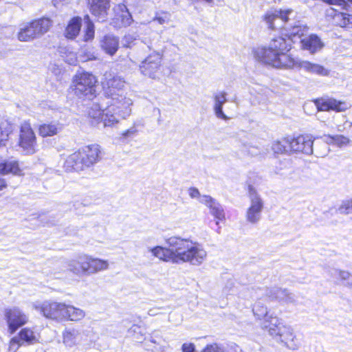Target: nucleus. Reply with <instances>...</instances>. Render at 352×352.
<instances>
[{"label":"nucleus","mask_w":352,"mask_h":352,"mask_svg":"<svg viewBox=\"0 0 352 352\" xmlns=\"http://www.w3.org/2000/svg\"><path fill=\"white\" fill-rule=\"evenodd\" d=\"M291 45L283 37L272 39L267 47H259L254 50L255 58L266 65L276 68H292L294 59L287 52Z\"/></svg>","instance_id":"obj_1"},{"label":"nucleus","mask_w":352,"mask_h":352,"mask_svg":"<svg viewBox=\"0 0 352 352\" xmlns=\"http://www.w3.org/2000/svg\"><path fill=\"white\" fill-rule=\"evenodd\" d=\"M170 243L178 250V264L188 263L199 266L207 258L208 253L203 245L190 239L177 236V239H172Z\"/></svg>","instance_id":"obj_2"},{"label":"nucleus","mask_w":352,"mask_h":352,"mask_svg":"<svg viewBox=\"0 0 352 352\" xmlns=\"http://www.w3.org/2000/svg\"><path fill=\"white\" fill-rule=\"evenodd\" d=\"M292 12V10H270L264 14L263 19L270 29L277 30L284 28L288 32L287 35L293 41L296 37L300 38L302 36L307 32L308 29L306 26L302 25L299 22L298 24L291 27V28L286 26V23L289 20V15Z\"/></svg>","instance_id":"obj_3"},{"label":"nucleus","mask_w":352,"mask_h":352,"mask_svg":"<svg viewBox=\"0 0 352 352\" xmlns=\"http://www.w3.org/2000/svg\"><path fill=\"white\" fill-rule=\"evenodd\" d=\"M96 77L89 72L77 73L73 78L71 89L78 98L91 99L96 94Z\"/></svg>","instance_id":"obj_4"},{"label":"nucleus","mask_w":352,"mask_h":352,"mask_svg":"<svg viewBox=\"0 0 352 352\" xmlns=\"http://www.w3.org/2000/svg\"><path fill=\"white\" fill-rule=\"evenodd\" d=\"M3 313L10 334L14 333L17 329L28 322V315L18 307L6 308Z\"/></svg>","instance_id":"obj_5"},{"label":"nucleus","mask_w":352,"mask_h":352,"mask_svg":"<svg viewBox=\"0 0 352 352\" xmlns=\"http://www.w3.org/2000/svg\"><path fill=\"white\" fill-rule=\"evenodd\" d=\"M107 103L108 106L104 109H99L98 111H90L89 116L97 121L102 123L104 127L113 126L118 124L121 118V116L118 115V112L116 111L115 105H117L118 102L107 100Z\"/></svg>","instance_id":"obj_6"},{"label":"nucleus","mask_w":352,"mask_h":352,"mask_svg":"<svg viewBox=\"0 0 352 352\" xmlns=\"http://www.w3.org/2000/svg\"><path fill=\"white\" fill-rule=\"evenodd\" d=\"M104 90V95L107 100L118 102L119 100L124 99V94L122 91L124 87L125 82L120 76H112L111 74L106 75L104 81L102 82Z\"/></svg>","instance_id":"obj_7"},{"label":"nucleus","mask_w":352,"mask_h":352,"mask_svg":"<svg viewBox=\"0 0 352 352\" xmlns=\"http://www.w3.org/2000/svg\"><path fill=\"white\" fill-rule=\"evenodd\" d=\"M248 197L250 201V206L246 212V219L250 223L256 224L261 219L264 203L256 189L251 185L248 186Z\"/></svg>","instance_id":"obj_8"},{"label":"nucleus","mask_w":352,"mask_h":352,"mask_svg":"<svg viewBox=\"0 0 352 352\" xmlns=\"http://www.w3.org/2000/svg\"><path fill=\"white\" fill-rule=\"evenodd\" d=\"M38 342L36 333L29 327L23 328L9 342L8 351L16 352L21 346L32 345Z\"/></svg>","instance_id":"obj_9"},{"label":"nucleus","mask_w":352,"mask_h":352,"mask_svg":"<svg viewBox=\"0 0 352 352\" xmlns=\"http://www.w3.org/2000/svg\"><path fill=\"white\" fill-rule=\"evenodd\" d=\"M19 145L26 154L32 155L36 152V138L28 122L21 125Z\"/></svg>","instance_id":"obj_10"},{"label":"nucleus","mask_w":352,"mask_h":352,"mask_svg":"<svg viewBox=\"0 0 352 352\" xmlns=\"http://www.w3.org/2000/svg\"><path fill=\"white\" fill-rule=\"evenodd\" d=\"M284 142L288 145L289 153H304L311 155L313 153L314 141L308 135H299L296 138L287 137Z\"/></svg>","instance_id":"obj_11"},{"label":"nucleus","mask_w":352,"mask_h":352,"mask_svg":"<svg viewBox=\"0 0 352 352\" xmlns=\"http://www.w3.org/2000/svg\"><path fill=\"white\" fill-rule=\"evenodd\" d=\"M89 331L77 327H66L62 332L63 343L67 348L81 345L87 341Z\"/></svg>","instance_id":"obj_12"},{"label":"nucleus","mask_w":352,"mask_h":352,"mask_svg":"<svg viewBox=\"0 0 352 352\" xmlns=\"http://www.w3.org/2000/svg\"><path fill=\"white\" fill-rule=\"evenodd\" d=\"M173 239H177V236H171L166 240V243L168 245V248L162 246H156L151 248L150 251L154 256L161 261L178 264V250L170 243V241Z\"/></svg>","instance_id":"obj_13"},{"label":"nucleus","mask_w":352,"mask_h":352,"mask_svg":"<svg viewBox=\"0 0 352 352\" xmlns=\"http://www.w3.org/2000/svg\"><path fill=\"white\" fill-rule=\"evenodd\" d=\"M162 56L155 52L148 56L140 65V72L146 76L156 78L161 65Z\"/></svg>","instance_id":"obj_14"},{"label":"nucleus","mask_w":352,"mask_h":352,"mask_svg":"<svg viewBox=\"0 0 352 352\" xmlns=\"http://www.w3.org/2000/svg\"><path fill=\"white\" fill-rule=\"evenodd\" d=\"M314 102L318 111H334L336 112H342L345 111L349 107L346 102L330 97H322L316 99Z\"/></svg>","instance_id":"obj_15"},{"label":"nucleus","mask_w":352,"mask_h":352,"mask_svg":"<svg viewBox=\"0 0 352 352\" xmlns=\"http://www.w3.org/2000/svg\"><path fill=\"white\" fill-rule=\"evenodd\" d=\"M60 302L45 300L43 302H35L32 304V307L38 311L43 316L47 319L57 322Z\"/></svg>","instance_id":"obj_16"},{"label":"nucleus","mask_w":352,"mask_h":352,"mask_svg":"<svg viewBox=\"0 0 352 352\" xmlns=\"http://www.w3.org/2000/svg\"><path fill=\"white\" fill-rule=\"evenodd\" d=\"M280 332L274 338L278 342L282 343L285 346L292 350H296L298 344L293 329L289 326H285L279 329Z\"/></svg>","instance_id":"obj_17"},{"label":"nucleus","mask_w":352,"mask_h":352,"mask_svg":"<svg viewBox=\"0 0 352 352\" xmlns=\"http://www.w3.org/2000/svg\"><path fill=\"white\" fill-rule=\"evenodd\" d=\"M87 276L97 274L109 269V263L107 260L95 258L86 254Z\"/></svg>","instance_id":"obj_18"},{"label":"nucleus","mask_w":352,"mask_h":352,"mask_svg":"<svg viewBox=\"0 0 352 352\" xmlns=\"http://www.w3.org/2000/svg\"><path fill=\"white\" fill-rule=\"evenodd\" d=\"M86 254L78 255L67 263V270L78 276H87Z\"/></svg>","instance_id":"obj_19"},{"label":"nucleus","mask_w":352,"mask_h":352,"mask_svg":"<svg viewBox=\"0 0 352 352\" xmlns=\"http://www.w3.org/2000/svg\"><path fill=\"white\" fill-rule=\"evenodd\" d=\"M90 4V10L98 20L105 21L107 10L109 8V0H88Z\"/></svg>","instance_id":"obj_20"},{"label":"nucleus","mask_w":352,"mask_h":352,"mask_svg":"<svg viewBox=\"0 0 352 352\" xmlns=\"http://www.w3.org/2000/svg\"><path fill=\"white\" fill-rule=\"evenodd\" d=\"M199 202L209 208L210 213L217 219L222 221L225 219V213L221 205L210 196L203 195Z\"/></svg>","instance_id":"obj_21"},{"label":"nucleus","mask_w":352,"mask_h":352,"mask_svg":"<svg viewBox=\"0 0 352 352\" xmlns=\"http://www.w3.org/2000/svg\"><path fill=\"white\" fill-rule=\"evenodd\" d=\"M294 67L302 69L307 72L322 76H327L329 74V70L324 68L323 66L316 63H311L307 60H294V65L293 66V67Z\"/></svg>","instance_id":"obj_22"},{"label":"nucleus","mask_w":352,"mask_h":352,"mask_svg":"<svg viewBox=\"0 0 352 352\" xmlns=\"http://www.w3.org/2000/svg\"><path fill=\"white\" fill-rule=\"evenodd\" d=\"M64 167L68 171H79L86 167L83 156L81 155L80 150L73 153L66 158Z\"/></svg>","instance_id":"obj_23"},{"label":"nucleus","mask_w":352,"mask_h":352,"mask_svg":"<svg viewBox=\"0 0 352 352\" xmlns=\"http://www.w3.org/2000/svg\"><path fill=\"white\" fill-rule=\"evenodd\" d=\"M80 151L83 156L84 163L86 167L93 165L99 160L100 151V146L98 144L87 146L80 149Z\"/></svg>","instance_id":"obj_24"},{"label":"nucleus","mask_w":352,"mask_h":352,"mask_svg":"<svg viewBox=\"0 0 352 352\" xmlns=\"http://www.w3.org/2000/svg\"><path fill=\"white\" fill-rule=\"evenodd\" d=\"M303 50L309 51L311 54H315L321 50L324 47V43L321 39L316 34H311L305 36L300 41Z\"/></svg>","instance_id":"obj_25"},{"label":"nucleus","mask_w":352,"mask_h":352,"mask_svg":"<svg viewBox=\"0 0 352 352\" xmlns=\"http://www.w3.org/2000/svg\"><path fill=\"white\" fill-rule=\"evenodd\" d=\"M227 94L225 91H219L214 94L213 109L218 118L227 120L228 117L223 111V105L226 102Z\"/></svg>","instance_id":"obj_26"},{"label":"nucleus","mask_w":352,"mask_h":352,"mask_svg":"<svg viewBox=\"0 0 352 352\" xmlns=\"http://www.w3.org/2000/svg\"><path fill=\"white\" fill-rule=\"evenodd\" d=\"M285 326L280 319L272 316L265 318L263 324V328L267 329L269 334L273 338L278 335L280 332L279 329Z\"/></svg>","instance_id":"obj_27"},{"label":"nucleus","mask_w":352,"mask_h":352,"mask_svg":"<svg viewBox=\"0 0 352 352\" xmlns=\"http://www.w3.org/2000/svg\"><path fill=\"white\" fill-rule=\"evenodd\" d=\"M63 129V124L58 122H52L43 124L39 126L38 133L42 137L53 136L58 134Z\"/></svg>","instance_id":"obj_28"},{"label":"nucleus","mask_w":352,"mask_h":352,"mask_svg":"<svg viewBox=\"0 0 352 352\" xmlns=\"http://www.w3.org/2000/svg\"><path fill=\"white\" fill-rule=\"evenodd\" d=\"M101 47L106 53L113 55L119 46L118 38L113 35H107L101 41Z\"/></svg>","instance_id":"obj_29"},{"label":"nucleus","mask_w":352,"mask_h":352,"mask_svg":"<svg viewBox=\"0 0 352 352\" xmlns=\"http://www.w3.org/2000/svg\"><path fill=\"white\" fill-rule=\"evenodd\" d=\"M117 105H115L116 111L118 112V115L121 116L122 119H125L129 116L131 113V106L133 104V102L131 98H127L124 95V99L119 100Z\"/></svg>","instance_id":"obj_30"},{"label":"nucleus","mask_w":352,"mask_h":352,"mask_svg":"<svg viewBox=\"0 0 352 352\" xmlns=\"http://www.w3.org/2000/svg\"><path fill=\"white\" fill-rule=\"evenodd\" d=\"M8 173L21 175V170L17 161L10 160L0 163V174L6 175Z\"/></svg>","instance_id":"obj_31"},{"label":"nucleus","mask_w":352,"mask_h":352,"mask_svg":"<svg viewBox=\"0 0 352 352\" xmlns=\"http://www.w3.org/2000/svg\"><path fill=\"white\" fill-rule=\"evenodd\" d=\"M32 28H34L35 33L38 36L43 35L46 33L51 25V21L47 18H43L38 20H36L32 22Z\"/></svg>","instance_id":"obj_32"},{"label":"nucleus","mask_w":352,"mask_h":352,"mask_svg":"<svg viewBox=\"0 0 352 352\" xmlns=\"http://www.w3.org/2000/svg\"><path fill=\"white\" fill-rule=\"evenodd\" d=\"M81 26V19L79 17L73 18L69 23L66 30L65 36L68 38H75L79 33Z\"/></svg>","instance_id":"obj_33"},{"label":"nucleus","mask_w":352,"mask_h":352,"mask_svg":"<svg viewBox=\"0 0 352 352\" xmlns=\"http://www.w3.org/2000/svg\"><path fill=\"white\" fill-rule=\"evenodd\" d=\"M86 313L83 309L69 305L67 319V321L79 322L84 319Z\"/></svg>","instance_id":"obj_34"},{"label":"nucleus","mask_w":352,"mask_h":352,"mask_svg":"<svg viewBox=\"0 0 352 352\" xmlns=\"http://www.w3.org/2000/svg\"><path fill=\"white\" fill-rule=\"evenodd\" d=\"M37 37L34 28H32V22L21 28L18 34V38L21 41H28Z\"/></svg>","instance_id":"obj_35"},{"label":"nucleus","mask_w":352,"mask_h":352,"mask_svg":"<svg viewBox=\"0 0 352 352\" xmlns=\"http://www.w3.org/2000/svg\"><path fill=\"white\" fill-rule=\"evenodd\" d=\"M288 289L282 288H273L267 289L266 296L271 300H276L283 302Z\"/></svg>","instance_id":"obj_36"},{"label":"nucleus","mask_w":352,"mask_h":352,"mask_svg":"<svg viewBox=\"0 0 352 352\" xmlns=\"http://www.w3.org/2000/svg\"><path fill=\"white\" fill-rule=\"evenodd\" d=\"M326 142L328 144H334L338 146H342L349 143V139L342 135H325Z\"/></svg>","instance_id":"obj_37"},{"label":"nucleus","mask_w":352,"mask_h":352,"mask_svg":"<svg viewBox=\"0 0 352 352\" xmlns=\"http://www.w3.org/2000/svg\"><path fill=\"white\" fill-rule=\"evenodd\" d=\"M252 311L255 316L259 319L264 318L265 319L269 317L267 316V307L264 306L261 302V299H258V301L254 305Z\"/></svg>","instance_id":"obj_38"},{"label":"nucleus","mask_w":352,"mask_h":352,"mask_svg":"<svg viewBox=\"0 0 352 352\" xmlns=\"http://www.w3.org/2000/svg\"><path fill=\"white\" fill-rule=\"evenodd\" d=\"M202 352H236L232 346L225 347L222 345L214 343L207 345Z\"/></svg>","instance_id":"obj_39"},{"label":"nucleus","mask_w":352,"mask_h":352,"mask_svg":"<svg viewBox=\"0 0 352 352\" xmlns=\"http://www.w3.org/2000/svg\"><path fill=\"white\" fill-rule=\"evenodd\" d=\"M334 211L341 214H349L352 213V199L342 201Z\"/></svg>","instance_id":"obj_40"},{"label":"nucleus","mask_w":352,"mask_h":352,"mask_svg":"<svg viewBox=\"0 0 352 352\" xmlns=\"http://www.w3.org/2000/svg\"><path fill=\"white\" fill-rule=\"evenodd\" d=\"M271 148L275 154L289 153L288 145L284 142V138L281 141L276 140L273 142Z\"/></svg>","instance_id":"obj_41"},{"label":"nucleus","mask_w":352,"mask_h":352,"mask_svg":"<svg viewBox=\"0 0 352 352\" xmlns=\"http://www.w3.org/2000/svg\"><path fill=\"white\" fill-rule=\"evenodd\" d=\"M336 17L341 27L352 28V15L340 12Z\"/></svg>","instance_id":"obj_42"},{"label":"nucleus","mask_w":352,"mask_h":352,"mask_svg":"<svg viewBox=\"0 0 352 352\" xmlns=\"http://www.w3.org/2000/svg\"><path fill=\"white\" fill-rule=\"evenodd\" d=\"M85 21L87 23L85 41H87L93 39L94 37V25L93 23L90 21L89 16L88 15L85 16Z\"/></svg>","instance_id":"obj_43"},{"label":"nucleus","mask_w":352,"mask_h":352,"mask_svg":"<svg viewBox=\"0 0 352 352\" xmlns=\"http://www.w3.org/2000/svg\"><path fill=\"white\" fill-rule=\"evenodd\" d=\"M69 305L65 302H60L57 322L67 320Z\"/></svg>","instance_id":"obj_44"},{"label":"nucleus","mask_w":352,"mask_h":352,"mask_svg":"<svg viewBox=\"0 0 352 352\" xmlns=\"http://www.w3.org/2000/svg\"><path fill=\"white\" fill-rule=\"evenodd\" d=\"M291 162L289 160H284L283 161H280L278 163V166H276L274 169V173L277 175H285V170L289 168Z\"/></svg>","instance_id":"obj_45"},{"label":"nucleus","mask_w":352,"mask_h":352,"mask_svg":"<svg viewBox=\"0 0 352 352\" xmlns=\"http://www.w3.org/2000/svg\"><path fill=\"white\" fill-rule=\"evenodd\" d=\"M339 276L342 280L344 281V285L352 287V274L346 271H339Z\"/></svg>","instance_id":"obj_46"},{"label":"nucleus","mask_w":352,"mask_h":352,"mask_svg":"<svg viewBox=\"0 0 352 352\" xmlns=\"http://www.w3.org/2000/svg\"><path fill=\"white\" fill-rule=\"evenodd\" d=\"M247 151L251 156H257L263 153L260 148L255 146H250L247 148Z\"/></svg>","instance_id":"obj_47"},{"label":"nucleus","mask_w":352,"mask_h":352,"mask_svg":"<svg viewBox=\"0 0 352 352\" xmlns=\"http://www.w3.org/2000/svg\"><path fill=\"white\" fill-rule=\"evenodd\" d=\"M120 17L122 18V24L124 26L129 25L132 22V18L128 12H123Z\"/></svg>","instance_id":"obj_48"},{"label":"nucleus","mask_w":352,"mask_h":352,"mask_svg":"<svg viewBox=\"0 0 352 352\" xmlns=\"http://www.w3.org/2000/svg\"><path fill=\"white\" fill-rule=\"evenodd\" d=\"M297 302L296 297L295 294L290 292L289 290H287V294L285 295V300L283 301L284 303L286 304H296Z\"/></svg>","instance_id":"obj_49"},{"label":"nucleus","mask_w":352,"mask_h":352,"mask_svg":"<svg viewBox=\"0 0 352 352\" xmlns=\"http://www.w3.org/2000/svg\"><path fill=\"white\" fill-rule=\"evenodd\" d=\"M153 21H156L158 22V23L162 25L165 23H167L169 21V16L167 13H162L160 15H157L153 19Z\"/></svg>","instance_id":"obj_50"},{"label":"nucleus","mask_w":352,"mask_h":352,"mask_svg":"<svg viewBox=\"0 0 352 352\" xmlns=\"http://www.w3.org/2000/svg\"><path fill=\"white\" fill-rule=\"evenodd\" d=\"M188 195L192 199L199 198L201 199V197L199 190L195 187H191L188 189Z\"/></svg>","instance_id":"obj_51"},{"label":"nucleus","mask_w":352,"mask_h":352,"mask_svg":"<svg viewBox=\"0 0 352 352\" xmlns=\"http://www.w3.org/2000/svg\"><path fill=\"white\" fill-rule=\"evenodd\" d=\"M183 352H195V345L192 343H184L182 346Z\"/></svg>","instance_id":"obj_52"},{"label":"nucleus","mask_w":352,"mask_h":352,"mask_svg":"<svg viewBox=\"0 0 352 352\" xmlns=\"http://www.w3.org/2000/svg\"><path fill=\"white\" fill-rule=\"evenodd\" d=\"M137 132V130L135 127H132L125 131H124L122 133V135L123 138H129V137H131L132 135H134Z\"/></svg>","instance_id":"obj_53"},{"label":"nucleus","mask_w":352,"mask_h":352,"mask_svg":"<svg viewBox=\"0 0 352 352\" xmlns=\"http://www.w3.org/2000/svg\"><path fill=\"white\" fill-rule=\"evenodd\" d=\"M148 342L151 343V344H153V347H151V349H147L148 350H151V352H160L161 351L160 346L158 344H156V342L155 341L149 340Z\"/></svg>","instance_id":"obj_54"},{"label":"nucleus","mask_w":352,"mask_h":352,"mask_svg":"<svg viewBox=\"0 0 352 352\" xmlns=\"http://www.w3.org/2000/svg\"><path fill=\"white\" fill-rule=\"evenodd\" d=\"M7 186L6 182L4 179L0 178V191L6 188Z\"/></svg>","instance_id":"obj_55"},{"label":"nucleus","mask_w":352,"mask_h":352,"mask_svg":"<svg viewBox=\"0 0 352 352\" xmlns=\"http://www.w3.org/2000/svg\"><path fill=\"white\" fill-rule=\"evenodd\" d=\"M69 1V0H53V1H52V3H53V4H54V6L55 7H58L60 3H62V2H65H65H67V1Z\"/></svg>","instance_id":"obj_56"},{"label":"nucleus","mask_w":352,"mask_h":352,"mask_svg":"<svg viewBox=\"0 0 352 352\" xmlns=\"http://www.w3.org/2000/svg\"><path fill=\"white\" fill-rule=\"evenodd\" d=\"M157 314H158V313H157V309H155V308H153V309H149V310H148V314L149 316H155V315H157Z\"/></svg>","instance_id":"obj_57"},{"label":"nucleus","mask_w":352,"mask_h":352,"mask_svg":"<svg viewBox=\"0 0 352 352\" xmlns=\"http://www.w3.org/2000/svg\"><path fill=\"white\" fill-rule=\"evenodd\" d=\"M140 329V327L136 326V325H135V326H133V331H135V332L137 330H139Z\"/></svg>","instance_id":"obj_58"},{"label":"nucleus","mask_w":352,"mask_h":352,"mask_svg":"<svg viewBox=\"0 0 352 352\" xmlns=\"http://www.w3.org/2000/svg\"><path fill=\"white\" fill-rule=\"evenodd\" d=\"M254 294H255V296H258V294H257V293H258V291H254Z\"/></svg>","instance_id":"obj_59"},{"label":"nucleus","mask_w":352,"mask_h":352,"mask_svg":"<svg viewBox=\"0 0 352 352\" xmlns=\"http://www.w3.org/2000/svg\"><path fill=\"white\" fill-rule=\"evenodd\" d=\"M338 131H342V128L338 129Z\"/></svg>","instance_id":"obj_60"},{"label":"nucleus","mask_w":352,"mask_h":352,"mask_svg":"<svg viewBox=\"0 0 352 352\" xmlns=\"http://www.w3.org/2000/svg\"><path fill=\"white\" fill-rule=\"evenodd\" d=\"M338 131H342V128L338 129Z\"/></svg>","instance_id":"obj_61"},{"label":"nucleus","mask_w":352,"mask_h":352,"mask_svg":"<svg viewBox=\"0 0 352 352\" xmlns=\"http://www.w3.org/2000/svg\"><path fill=\"white\" fill-rule=\"evenodd\" d=\"M351 3H352V0H349Z\"/></svg>","instance_id":"obj_62"}]
</instances>
